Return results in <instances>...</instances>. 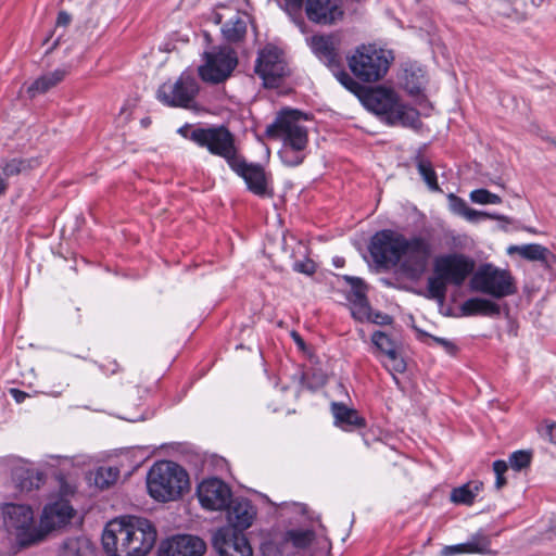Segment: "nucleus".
<instances>
[{
    "mask_svg": "<svg viewBox=\"0 0 556 556\" xmlns=\"http://www.w3.org/2000/svg\"><path fill=\"white\" fill-rule=\"evenodd\" d=\"M230 168L247 184L248 189L258 195L271 194L268 191V178L261 165L249 164L241 156L231 162Z\"/></svg>",
    "mask_w": 556,
    "mask_h": 556,
    "instance_id": "obj_19",
    "label": "nucleus"
},
{
    "mask_svg": "<svg viewBox=\"0 0 556 556\" xmlns=\"http://www.w3.org/2000/svg\"><path fill=\"white\" fill-rule=\"evenodd\" d=\"M506 484V479L504 476H496L495 486L496 489H501Z\"/></svg>",
    "mask_w": 556,
    "mask_h": 556,
    "instance_id": "obj_53",
    "label": "nucleus"
},
{
    "mask_svg": "<svg viewBox=\"0 0 556 556\" xmlns=\"http://www.w3.org/2000/svg\"><path fill=\"white\" fill-rule=\"evenodd\" d=\"M331 412L334 417V425L344 431H353L365 426V420L358 413L341 403H332Z\"/></svg>",
    "mask_w": 556,
    "mask_h": 556,
    "instance_id": "obj_27",
    "label": "nucleus"
},
{
    "mask_svg": "<svg viewBox=\"0 0 556 556\" xmlns=\"http://www.w3.org/2000/svg\"><path fill=\"white\" fill-rule=\"evenodd\" d=\"M205 542L195 535L180 534L164 541L157 556H203Z\"/></svg>",
    "mask_w": 556,
    "mask_h": 556,
    "instance_id": "obj_18",
    "label": "nucleus"
},
{
    "mask_svg": "<svg viewBox=\"0 0 556 556\" xmlns=\"http://www.w3.org/2000/svg\"><path fill=\"white\" fill-rule=\"evenodd\" d=\"M344 279L349 282L351 290L348 295V301L351 305V313L355 319L365 320L370 318L369 305L366 298V287L359 278L345 276Z\"/></svg>",
    "mask_w": 556,
    "mask_h": 556,
    "instance_id": "obj_25",
    "label": "nucleus"
},
{
    "mask_svg": "<svg viewBox=\"0 0 556 556\" xmlns=\"http://www.w3.org/2000/svg\"><path fill=\"white\" fill-rule=\"evenodd\" d=\"M10 393L13 396V399L16 401V403H22L27 397V393H25L24 391H21L18 389H11Z\"/></svg>",
    "mask_w": 556,
    "mask_h": 556,
    "instance_id": "obj_50",
    "label": "nucleus"
},
{
    "mask_svg": "<svg viewBox=\"0 0 556 556\" xmlns=\"http://www.w3.org/2000/svg\"><path fill=\"white\" fill-rule=\"evenodd\" d=\"M223 18H224V14H220L218 12H214L212 14V20L214 21L215 24H220L223 22Z\"/></svg>",
    "mask_w": 556,
    "mask_h": 556,
    "instance_id": "obj_55",
    "label": "nucleus"
},
{
    "mask_svg": "<svg viewBox=\"0 0 556 556\" xmlns=\"http://www.w3.org/2000/svg\"><path fill=\"white\" fill-rule=\"evenodd\" d=\"M256 517V509L250 501L244 498L235 500L227 513L228 525L232 531L242 533L250 528Z\"/></svg>",
    "mask_w": 556,
    "mask_h": 556,
    "instance_id": "obj_23",
    "label": "nucleus"
},
{
    "mask_svg": "<svg viewBox=\"0 0 556 556\" xmlns=\"http://www.w3.org/2000/svg\"><path fill=\"white\" fill-rule=\"evenodd\" d=\"M199 92L197 78L184 72L176 81H166L157 89V99L168 106L188 108Z\"/></svg>",
    "mask_w": 556,
    "mask_h": 556,
    "instance_id": "obj_11",
    "label": "nucleus"
},
{
    "mask_svg": "<svg viewBox=\"0 0 556 556\" xmlns=\"http://www.w3.org/2000/svg\"><path fill=\"white\" fill-rule=\"evenodd\" d=\"M336 76L348 90L357 94L368 111L381 116L387 124L402 125L413 129H418L421 126L419 112L402 103L393 89L386 87L364 89L345 72H339Z\"/></svg>",
    "mask_w": 556,
    "mask_h": 556,
    "instance_id": "obj_2",
    "label": "nucleus"
},
{
    "mask_svg": "<svg viewBox=\"0 0 556 556\" xmlns=\"http://www.w3.org/2000/svg\"><path fill=\"white\" fill-rule=\"evenodd\" d=\"M469 287L471 291L502 299L516 293L515 279L510 271L493 264H483L473 271Z\"/></svg>",
    "mask_w": 556,
    "mask_h": 556,
    "instance_id": "obj_7",
    "label": "nucleus"
},
{
    "mask_svg": "<svg viewBox=\"0 0 556 556\" xmlns=\"http://www.w3.org/2000/svg\"><path fill=\"white\" fill-rule=\"evenodd\" d=\"M462 314L465 316L484 315L493 316L500 313V307L493 301L485 298H470L460 306Z\"/></svg>",
    "mask_w": 556,
    "mask_h": 556,
    "instance_id": "obj_29",
    "label": "nucleus"
},
{
    "mask_svg": "<svg viewBox=\"0 0 556 556\" xmlns=\"http://www.w3.org/2000/svg\"><path fill=\"white\" fill-rule=\"evenodd\" d=\"M213 545L219 556H253L245 535L232 531L229 527H223L215 532Z\"/></svg>",
    "mask_w": 556,
    "mask_h": 556,
    "instance_id": "obj_17",
    "label": "nucleus"
},
{
    "mask_svg": "<svg viewBox=\"0 0 556 556\" xmlns=\"http://www.w3.org/2000/svg\"><path fill=\"white\" fill-rule=\"evenodd\" d=\"M490 539L482 534L476 533L467 542L446 545L442 548V556H456L460 554H488L490 552Z\"/></svg>",
    "mask_w": 556,
    "mask_h": 556,
    "instance_id": "obj_26",
    "label": "nucleus"
},
{
    "mask_svg": "<svg viewBox=\"0 0 556 556\" xmlns=\"http://www.w3.org/2000/svg\"><path fill=\"white\" fill-rule=\"evenodd\" d=\"M8 188V181L5 178L0 177V195L5 192Z\"/></svg>",
    "mask_w": 556,
    "mask_h": 556,
    "instance_id": "obj_56",
    "label": "nucleus"
},
{
    "mask_svg": "<svg viewBox=\"0 0 556 556\" xmlns=\"http://www.w3.org/2000/svg\"><path fill=\"white\" fill-rule=\"evenodd\" d=\"M507 469H508V463H506L505 460H495L493 463V470H494L495 476H504V473L507 471Z\"/></svg>",
    "mask_w": 556,
    "mask_h": 556,
    "instance_id": "obj_49",
    "label": "nucleus"
},
{
    "mask_svg": "<svg viewBox=\"0 0 556 556\" xmlns=\"http://www.w3.org/2000/svg\"><path fill=\"white\" fill-rule=\"evenodd\" d=\"M427 337L431 340V343H428L429 345L437 344L446 354H448L451 356H454L457 353V350H458L457 345L452 340L441 338V337L431 336V334H427Z\"/></svg>",
    "mask_w": 556,
    "mask_h": 556,
    "instance_id": "obj_44",
    "label": "nucleus"
},
{
    "mask_svg": "<svg viewBox=\"0 0 556 556\" xmlns=\"http://www.w3.org/2000/svg\"><path fill=\"white\" fill-rule=\"evenodd\" d=\"M314 539L313 530H288L276 541L277 552L280 556H293L298 551L308 547Z\"/></svg>",
    "mask_w": 556,
    "mask_h": 556,
    "instance_id": "obj_22",
    "label": "nucleus"
},
{
    "mask_svg": "<svg viewBox=\"0 0 556 556\" xmlns=\"http://www.w3.org/2000/svg\"><path fill=\"white\" fill-rule=\"evenodd\" d=\"M65 76L63 70H54L53 72L46 73L35 79L28 87L27 93L30 98L45 93L54 86H56Z\"/></svg>",
    "mask_w": 556,
    "mask_h": 556,
    "instance_id": "obj_30",
    "label": "nucleus"
},
{
    "mask_svg": "<svg viewBox=\"0 0 556 556\" xmlns=\"http://www.w3.org/2000/svg\"><path fill=\"white\" fill-rule=\"evenodd\" d=\"M326 382V378L324 376H321L318 380V384L319 386H323L324 383Z\"/></svg>",
    "mask_w": 556,
    "mask_h": 556,
    "instance_id": "obj_58",
    "label": "nucleus"
},
{
    "mask_svg": "<svg viewBox=\"0 0 556 556\" xmlns=\"http://www.w3.org/2000/svg\"><path fill=\"white\" fill-rule=\"evenodd\" d=\"M549 440L556 444V424L548 427Z\"/></svg>",
    "mask_w": 556,
    "mask_h": 556,
    "instance_id": "obj_52",
    "label": "nucleus"
},
{
    "mask_svg": "<svg viewBox=\"0 0 556 556\" xmlns=\"http://www.w3.org/2000/svg\"><path fill=\"white\" fill-rule=\"evenodd\" d=\"M469 199L471 202L480 205L502 203V199L500 195L482 188L472 190L469 194Z\"/></svg>",
    "mask_w": 556,
    "mask_h": 556,
    "instance_id": "obj_40",
    "label": "nucleus"
},
{
    "mask_svg": "<svg viewBox=\"0 0 556 556\" xmlns=\"http://www.w3.org/2000/svg\"><path fill=\"white\" fill-rule=\"evenodd\" d=\"M312 52L328 66L338 61L339 38L336 35H315L306 38Z\"/></svg>",
    "mask_w": 556,
    "mask_h": 556,
    "instance_id": "obj_24",
    "label": "nucleus"
},
{
    "mask_svg": "<svg viewBox=\"0 0 556 556\" xmlns=\"http://www.w3.org/2000/svg\"><path fill=\"white\" fill-rule=\"evenodd\" d=\"M74 509L67 501L60 500L43 507L40 516V529L43 538L52 530L66 525L73 517Z\"/></svg>",
    "mask_w": 556,
    "mask_h": 556,
    "instance_id": "obj_21",
    "label": "nucleus"
},
{
    "mask_svg": "<svg viewBox=\"0 0 556 556\" xmlns=\"http://www.w3.org/2000/svg\"><path fill=\"white\" fill-rule=\"evenodd\" d=\"M147 489L149 495L157 502L176 501L189 491V475L175 462L159 460L147 473Z\"/></svg>",
    "mask_w": 556,
    "mask_h": 556,
    "instance_id": "obj_4",
    "label": "nucleus"
},
{
    "mask_svg": "<svg viewBox=\"0 0 556 556\" xmlns=\"http://www.w3.org/2000/svg\"><path fill=\"white\" fill-rule=\"evenodd\" d=\"M382 365L388 371L392 374L395 381H397L395 374L404 372L406 369V363L402 355L397 352V349L384 356Z\"/></svg>",
    "mask_w": 556,
    "mask_h": 556,
    "instance_id": "obj_36",
    "label": "nucleus"
},
{
    "mask_svg": "<svg viewBox=\"0 0 556 556\" xmlns=\"http://www.w3.org/2000/svg\"><path fill=\"white\" fill-rule=\"evenodd\" d=\"M281 509V513L287 510V511H292V513H296V514H300V515H304L306 513V507H304L302 504H299V503H283L282 504V507H279Z\"/></svg>",
    "mask_w": 556,
    "mask_h": 556,
    "instance_id": "obj_48",
    "label": "nucleus"
},
{
    "mask_svg": "<svg viewBox=\"0 0 556 556\" xmlns=\"http://www.w3.org/2000/svg\"><path fill=\"white\" fill-rule=\"evenodd\" d=\"M304 9L307 18L318 25H333L344 17L342 0H306Z\"/></svg>",
    "mask_w": 556,
    "mask_h": 556,
    "instance_id": "obj_16",
    "label": "nucleus"
},
{
    "mask_svg": "<svg viewBox=\"0 0 556 556\" xmlns=\"http://www.w3.org/2000/svg\"><path fill=\"white\" fill-rule=\"evenodd\" d=\"M447 199L451 212L463 217L469 207L465 200L453 193L448 194Z\"/></svg>",
    "mask_w": 556,
    "mask_h": 556,
    "instance_id": "obj_45",
    "label": "nucleus"
},
{
    "mask_svg": "<svg viewBox=\"0 0 556 556\" xmlns=\"http://www.w3.org/2000/svg\"><path fill=\"white\" fill-rule=\"evenodd\" d=\"M203 60V64L199 66V75L202 80L211 84L225 81L238 65L236 52L228 47L205 52Z\"/></svg>",
    "mask_w": 556,
    "mask_h": 556,
    "instance_id": "obj_9",
    "label": "nucleus"
},
{
    "mask_svg": "<svg viewBox=\"0 0 556 556\" xmlns=\"http://www.w3.org/2000/svg\"><path fill=\"white\" fill-rule=\"evenodd\" d=\"M344 264V260L342 257H334L333 258V265L336 267H342Z\"/></svg>",
    "mask_w": 556,
    "mask_h": 556,
    "instance_id": "obj_57",
    "label": "nucleus"
},
{
    "mask_svg": "<svg viewBox=\"0 0 556 556\" xmlns=\"http://www.w3.org/2000/svg\"><path fill=\"white\" fill-rule=\"evenodd\" d=\"M532 460V452L527 450H519L510 454L508 458V466L515 470L520 471L530 466Z\"/></svg>",
    "mask_w": 556,
    "mask_h": 556,
    "instance_id": "obj_39",
    "label": "nucleus"
},
{
    "mask_svg": "<svg viewBox=\"0 0 556 556\" xmlns=\"http://www.w3.org/2000/svg\"><path fill=\"white\" fill-rule=\"evenodd\" d=\"M71 21L70 15L66 12H60L58 15V24L59 25H67Z\"/></svg>",
    "mask_w": 556,
    "mask_h": 556,
    "instance_id": "obj_51",
    "label": "nucleus"
},
{
    "mask_svg": "<svg viewBox=\"0 0 556 556\" xmlns=\"http://www.w3.org/2000/svg\"><path fill=\"white\" fill-rule=\"evenodd\" d=\"M255 73L266 88L278 87L280 80L288 74L283 52L274 45H266L258 52Z\"/></svg>",
    "mask_w": 556,
    "mask_h": 556,
    "instance_id": "obj_12",
    "label": "nucleus"
},
{
    "mask_svg": "<svg viewBox=\"0 0 556 556\" xmlns=\"http://www.w3.org/2000/svg\"><path fill=\"white\" fill-rule=\"evenodd\" d=\"M293 269L296 273L313 275L315 273L316 266L315 263L309 258H304L301 261H295L293 263Z\"/></svg>",
    "mask_w": 556,
    "mask_h": 556,
    "instance_id": "obj_46",
    "label": "nucleus"
},
{
    "mask_svg": "<svg viewBox=\"0 0 556 556\" xmlns=\"http://www.w3.org/2000/svg\"><path fill=\"white\" fill-rule=\"evenodd\" d=\"M433 270L451 285L460 287L473 274L475 261L462 253L443 254L434 260Z\"/></svg>",
    "mask_w": 556,
    "mask_h": 556,
    "instance_id": "obj_13",
    "label": "nucleus"
},
{
    "mask_svg": "<svg viewBox=\"0 0 556 556\" xmlns=\"http://www.w3.org/2000/svg\"><path fill=\"white\" fill-rule=\"evenodd\" d=\"M291 336H292L294 342L299 345V348L303 349L304 348V341L302 340V338L296 332H292Z\"/></svg>",
    "mask_w": 556,
    "mask_h": 556,
    "instance_id": "obj_54",
    "label": "nucleus"
},
{
    "mask_svg": "<svg viewBox=\"0 0 556 556\" xmlns=\"http://www.w3.org/2000/svg\"><path fill=\"white\" fill-rule=\"evenodd\" d=\"M404 235L394 230L384 229L374 235L369 245V252L376 264L395 268L401 262V253L406 241Z\"/></svg>",
    "mask_w": 556,
    "mask_h": 556,
    "instance_id": "obj_10",
    "label": "nucleus"
},
{
    "mask_svg": "<svg viewBox=\"0 0 556 556\" xmlns=\"http://www.w3.org/2000/svg\"><path fill=\"white\" fill-rule=\"evenodd\" d=\"M304 119L298 110H282L267 127L268 136L281 143L278 155L286 166H299L307 155L308 131Z\"/></svg>",
    "mask_w": 556,
    "mask_h": 556,
    "instance_id": "obj_3",
    "label": "nucleus"
},
{
    "mask_svg": "<svg viewBox=\"0 0 556 556\" xmlns=\"http://www.w3.org/2000/svg\"><path fill=\"white\" fill-rule=\"evenodd\" d=\"M155 542L154 525L132 515L110 520L102 533V546L108 556H147Z\"/></svg>",
    "mask_w": 556,
    "mask_h": 556,
    "instance_id": "obj_1",
    "label": "nucleus"
},
{
    "mask_svg": "<svg viewBox=\"0 0 556 556\" xmlns=\"http://www.w3.org/2000/svg\"><path fill=\"white\" fill-rule=\"evenodd\" d=\"M371 342L384 356L396 350L392 339L382 331H375L371 336Z\"/></svg>",
    "mask_w": 556,
    "mask_h": 556,
    "instance_id": "obj_41",
    "label": "nucleus"
},
{
    "mask_svg": "<svg viewBox=\"0 0 556 556\" xmlns=\"http://www.w3.org/2000/svg\"><path fill=\"white\" fill-rule=\"evenodd\" d=\"M0 507L4 531L14 547H27L43 539V530L40 523L36 525L30 505L3 503Z\"/></svg>",
    "mask_w": 556,
    "mask_h": 556,
    "instance_id": "obj_5",
    "label": "nucleus"
},
{
    "mask_svg": "<svg viewBox=\"0 0 556 556\" xmlns=\"http://www.w3.org/2000/svg\"><path fill=\"white\" fill-rule=\"evenodd\" d=\"M447 283H450L443 276L434 274L429 277L427 282L428 296L439 302H443L446 295Z\"/></svg>",
    "mask_w": 556,
    "mask_h": 556,
    "instance_id": "obj_34",
    "label": "nucleus"
},
{
    "mask_svg": "<svg viewBox=\"0 0 556 556\" xmlns=\"http://www.w3.org/2000/svg\"><path fill=\"white\" fill-rule=\"evenodd\" d=\"M393 61L394 54L391 50L375 43H363L348 56L351 72L364 83L381 80Z\"/></svg>",
    "mask_w": 556,
    "mask_h": 556,
    "instance_id": "obj_6",
    "label": "nucleus"
},
{
    "mask_svg": "<svg viewBox=\"0 0 556 556\" xmlns=\"http://www.w3.org/2000/svg\"><path fill=\"white\" fill-rule=\"evenodd\" d=\"M396 269L410 280H419L428 270L432 256L430 241L420 236L406 238Z\"/></svg>",
    "mask_w": 556,
    "mask_h": 556,
    "instance_id": "obj_8",
    "label": "nucleus"
},
{
    "mask_svg": "<svg viewBox=\"0 0 556 556\" xmlns=\"http://www.w3.org/2000/svg\"><path fill=\"white\" fill-rule=\"evenodd\" d=\"M0 470L10 475L12 481L16 483L22 491L38 488L42 480L41 473L34 472L27 467L24 460L15 457L2 459L0 462Z\"/></svg>",
    "mask_w": 556,
    "mask_h": 556,
    "instance_id": "obj_20",
    "label": "nucleus"
},
{
    "mask_svg": "<svg viewBox=\"0 0 556 556\" xmlns=\"http://www.w3.org/2000/svg\"><path fill=\"white\" fill-rule=\"evenodd\" d=\"M508 254L517 253L522 258L528 261H540L547 265H549L551 260L554 258V255L551 251L538 243H529L521 245H510L507 249Z\"/></svg>",
    "mask_w": 556,
    "mask_h": 556,
    "instance_id": "obj_28",
    "label": "nucleus"
},
{
    "mask_svg": "<svg viewBox=\"0 0 556 556\" xmlns=\"http://www.w3.org/2000/svg\"><path fill=\"white\" fill-rule=\"evenodd\" d=\"M193 137L198 146L224 157L229 166L240 156L237 154L232 135L224 127L204 128V131H199Z\"/></svg>",
    "mask_w": 556,
    "mask_h": 556,
    "instance_id": "obj_14",
    "label": "nucleus"
},
{
    "mask_svg": "<svg viewBox=\"0 0 556 556\" xmlns=\"http://www.w3.org/2000/svg\"><path fill=\"white\" fill-rule=\"evenodd\" d=\"M60 556H94V547L86 538H73L64 543Z\"/></svg>",
    "mask_w": 556,
    "mask_h": 556,
    "instance_id": "obj_32",
    "label": "nucleus"
},
{
    "mask_svg": "<svg viewBox=\"0 0 556 556\" xmlns=\"http://www.w3.org/2000/svg\"><path fill=\"white\" fill-rule=\"evenodd\" d=\"M482 482L470 481L460 486L454 488L451 492V502L457 505L470 506L482 490Z\"/></svg>",
    "mask_w": 556,
    "mask_h": 556,
    "instance_id": "obj_31",
    "label": "nucleus"
},
{
    "mask_svg": "<svg viewBox=\"0 0 556 556\" xmlns=\"http://www.w3.org/2000/svg\"><path fill=\"white\" fill-rule=\"evenodd\" d=\"M119 473V469L116 467H100L96 471L94 482L101 489L108 488L117 481Z\"/></svg>",
    "mask_w": 556,
    "mask_h": 556,
    "instance_id": "obj_35",
    "label": "nucleus"
},
{
    "mask_svg": "<svg viewBox=\"0 0 556 556\" xmlns=\"http://www.w3.org/2000/svg\"><path fill=\"white\" fill-rule=\"evenodd\" d=\"M463 217L470 223H479L483 219H497L508 222V218L504 215H498L495 213H489L484 211H477L471 207H468Z\"/></svg>",
    "mask_w": 556,
    "mask_h": 556,
    "instance_id": "obj_43",
    "label": "nucleus"
},
{
    "mask_svg": "<svg viewBox=\"0 0 556 556\" xmlns=\"http://www.w3.org/2000/svg\"><path fill=\"white\" fill-rule=\"evenodd\" d=\"M417 168H418L420 176L427 184L428 188L432 191H439L440 188H439L438 180H437V174H435L431 163L427 160L420 159V160H418Z\"/></svg>",
    "mask_w": 556,
    "mask_h": 556,
    "instance_id": "obj_38",
    "label": "nucleus"
},
{
    "mask_svg": "<svg viewBox=\"0 0 556 556\" xmlns=\"http://www.w3.org/2000/svg\"><path fill=\"white\" fill-rule=\"evenodd\" d=\"M222 31L227 40L239 41L245 35L247 23L238 13H233L229 21L223 25Z\"/></svg>",
    "mask_w": 556,
    "mask_h": 556,
    "instance_id": "obj_33",
    "label": "nucleus"
},
{
    "mask_svg": "<svg viewBox=\"0 0 556 556\" xmlns=\"http://www.w3.org/2000/svg\"><path fill=\"white\" fill-rule=\"evenodd\" d=\"M177 131L181 137L195 142L193 135L198 134L199 131H204V128H200V127L193 128L191 125L186 124V125L181 126L180 128H178Z\"/></svg>",
    "mask_w": 556,
    "mask_h": 556,
    "instance_id": "obj_47",
    "label": "nucleus"
},
{
    "mask_svg": "<svg viewBox=\"0 0 556 556\" xmlns=\"http://www.w3.org/2000/svg\"><path fill=\"white\" fill-rule=\"evenodd\" d=\"M278 5L292 18V21L304 31L305 23L301 17H295L300 13L304 0H277Z\"/></svg>",
    "mask_w": 556,
    "mask_h": 556,
    "instance_id": "obj_37",
    "label": "nucleus"
},
{
    "mask_svg": "<svg viewBox=\"0 0 556 556\" xmlns=\"http://www.w3.org/2000/svg\"><path fill=\"white\" fill-rule=\"evenodd\" d=\"M424 83H425L424 75L420 74V75L416 76V81H410L408 79V77H406V81L404 84L405 90L410 96H418L417 104L421 109H424L426 106V104H427L426 98L420 94V92L422 90V87H424Z\"/></svg>",
    "mask_w": 556,
    "mask_h": 556,
    "instance_id": "obj_42",
    "label": "nucleus"
},
{
    "mask_svg": "<svg viewBox=\"0 0 556 556\" xmlns=\"http://www.w3.org/2000/svg\"><path fill=\"white\" fill-rule=\"evenodd\" d=\"M197 497L201 507L210 511L228 508L231 501V489L218 478L203 479L197 486Z\"/></svg>",
    "mask_w": 556,
    "mask_h": 556,
    "instance_id": "obj_15",
    "label": "nucleus"
}]
</instances>
